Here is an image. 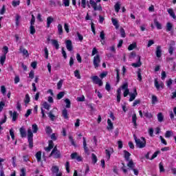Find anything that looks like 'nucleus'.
<instances>
[{"instance_id":"nucleus-1","label":"nucleus","mask_w":176,"mask_h":176,"mask_svg":"<svg viewBox=\"0 0 176 176\" xmlns=\"http://www.w3.org/2000/svg\"><path fill=\"white\" fill-rule=\"evenodd\" d=\"M38 125L36 124H33L31 128L28 129V141L29 142V148H32L34 146V133H38Z\"/></svg>"},{"instance_id":"nucleus-2","label":"nucleus","mask_w":176,"mask_h":176,"mask_svg":"<svg viewBox=\"0 0 176 176\" xmlns=\"http://www.w3.org/2000/svg\"><path fill=\"white\" fill-rule=\"evenodd\" d=\"M122 90H124V97H127L128 94H130V89H129V84L124 82L121 87L117 90V102H120V98L122 96Z\"/></svg>"},{"instance_id":"nucleus-3","label":"nucleus","mask_w":176,"mask_h":176,"mask_svg":"<svg viewBox=\"0 0 176 176\" xmlns=\"http://www.w3.org/2000/svg\"><path fill=\"white\" fill-rule=\"evenodd\" d=\"M135 141L138 148H145L146 141H145L144 138H141L140 139H137V138H135Z\"/></svg>"},{"instance_id":"nucleus-4","label":"nucleus","mask_w":176,"mask_h":176,"mask_svg":"<svg viewBox=\"0 0 176 176\" xmlns=\"http://www.w3.org/2000/svg\"><path fill=\"white\" fill-rule=\"evenodd\" d=\"M50 156L54 157V159H60L61 157V153L57 149V146L53 148Z\"/></svg>"},{"instance_id":"nucleus-5","label":"nucleus","mask_w":176,"mask_h":176,"mask_svg":"<svg viewBox=\"0 0 176 176\" xmlns=\"http://www.w3.org/2000/svg\"><path fill=\"white\" fill-rule=\"evenodd\" d=\"M154 86L157 90H162L164 88V83L162 81L157 80V78H155L154 80Z\"/></svg>"},{"instance_id":"nucleus-6","label":"nucleus","mask_w":176,"mask_h":176,"mask_svg":"<svg viewBox=\"0 0 176 176\" xmlns=\"http://www.w3.org/2000/svg\"><path fill=\"white\" fill-rule=\"evenodd\" d=\"M89 3L93 8L94 10H102V8L101 7V5H97V3L94 0H89Z\"/></svg>"},{"instance_id":"nucleus-7","label":"nucleus","mask_w":176,"mask_h":176,"mask_svg":"<svg viewBox=\"0 0 176 176\" xmlns=\"http://www.w3.org/2000/svg\"><path fill=\"white\" fill-rule=\"evenodd\" d=\"M100 63H101L100 55L97 54L94 57V67L96 69L100 67Z\"/></svg>"},{"instance_id":"nucleus-8","label":"nucleus","mask_w":176,"mask_h":176,"mask_svg":"<svg viewBox=\"0 0 176 176\" xmlns=\"http://www.w3.org/2000/svg\"><path fill=\"white\" fill-rule=\"evenodd\" d=\"M65 43L66 49H67L68 52H72V50H74V46L72 45V41L65 40Z\"/></svg>"},{"instance_id":"nucleus-9","label":"nucleus","mask_w":176,"mask_h":176,"mask_svg":"<svg viewBox=\"0 0 176 176\" xmlns=\"http://www.w3.org/2000/svg\"><path fill=\"white\" fill-rule=\"evenodd\" d=\"M91 80L95 83V85H98V86H102V81L97 76H94L91 77Z\"/></svg>"},{"instance_id":"nucleus-10","label":"nucleus","mask_w":176,"mask_h":176,"mask_svg":"<svg viewBox=\"0 0 176 176\" xmlns=\"http://www.w3.org/2000/svg\"><path fill=\"white\" fill-rule=\"evenodd\" d=\"M113 153V148L109 147L105 150L106 159L109 160L111 159V154Z\"/></svg>"},{"instance_id":"nucleus-11","label":"nucleus","mask_w":176,"mask_h":176,"mask_svg":"<svg viewBox=\"0 0 176 176\" xmlns=\"http://www.w3.org/2000/svg\"><path fill=\"white\" fill-rule=\"evenodd\" d=\"M133 93L132 94H129V101L130 102H131V101H134V100H135V97H137V96H138V93H137V89L134 88L133 89Z\"/></svg>"},{"instance_id":"nucleus-12","label":"nucleus","mask_w":176,"mask_h":176,"mask_svg":"<svg viewBox=\"0 0 176 176\" xmlns=\"http://www.w3.org/2000/svg\"><path fill=\"white\" fill-rule=\"evenodd\" d=\"M54 147V143H53L52 140H50L49 145L47 147L45 148V151H46V152H50V151H52V149H53Z\"/></svg>"},{"instance_id":"nucleus-13","label":"nucleus","mask_w":176,"mask_h":176,"mask_svg":"<svg viewBox=\"0 0 176 176\" xmlns=\"http://www.w3.org/2000/svg\"><path fill=\"white\" fill-rule=\"evenodd\" d=\"M9 113L10 115V116L12 117V122H16V120H17V117L19 116V114L17 113L16 111H10Z\"/></svg>"},{"instance_id":"nucleus-14","label":"nucleus","mask_w":176,"mask_h":176,"mask_svg":"<svg viewBox=\"0 0 176 176\" xmlns=\"http://www.w3.org/2000/svg\"><path fill=\"white\" fill-rule=\"evenodd\" d=\"M19 52L20 53H22L23 56H25V57H28V50H27L25 48H23V46H21L19 47Z\"/></svg>"},{"instance_id":"nucleus-15","label":"nucleus","mask_w":176,"mask_h":176,"mask_svg":"<svg viewBox=\"0 0 176 176\" xmlns=\"http://www.w3.org/2000/svg\"><path fill=\"white\" fill-rule=\"evenodd\" d=\"M19 133L22 138H25V137H27V133L25 132V128H24V126L20 128Z\"/></svg>"},{"instance_id":"nucleus-16","label":"nucleus","mask_w":176,"mask_h":176,"mask_svg":"<svg viewBox=\"0 0 176 176\" xmlns=\"http://www.w3.org/2000/svg\"><path fill=\"white\" fill-rule=\"evenodd\" d=\"M53 21H54V18H53L52 16H48L47 18V28H50V24H52Z\"/></svg>"},{"instance_id":"nucleus-17","label":"nucleus","mask_w":176,"mask_h":176,"mask_svg":"<svg viewBox=\"0 0 176 176\" xmlns=\"http://www.w3.org/2000/svg\"><path fill=\"white\" fill-rule=\"evenodd\" d=\"M35 157L38 162V163H40V162L42 161V152L38 151L36 153Z\"/></svg>"},{"instance_id":"nucleus-18","label":"nucleus","mask_w":176,"mask_h":176,"mask_svg":"<svg viewBox=\"0 0 176 176\" xmlns=\"http://www.w3.org/2000/svg\"><path fill=\"white\" fill-rule=\"evenodd\" d=\"M83 140V148L85 153H89V148H87V144L86 143V138H82Z\"/></svg>"},{"instance_id":"nucleus-19","label":"nucleus","mask_w":176,"mask_h":176,"mask_svg":"<svg viewBox=\"0 0 176 176\" xmlns=\"http://www.w3.org/2000/svg\"><path fill=\"white\" fill-rule=\"evenodd\" d=\"M52 45L54 46V47L58 50L60 47V45L58 44V41L56 39H52L51 40Z\"/></svg>"},{"instance_id":"nucleus-20","label":"nucleus","mask_w":176,"mask_h":176,"mask_svg":"<svg viewBox=\"0 0 176 176\" xmlns=\"http://www.w3.org/2000/svg\"><path fill=\"white\" fill-rule=\"evenodd\" d=\"M124 156L125 160H126V162H129L130 160V156H131V154L129 153V151L124 150Z\"/></svg>"},{"instance_id":"nucleus-21","label":"nucleus","mask_w":176,"mask_h":176,"mask_svg":"<svg viewBox=\"0 0 176 176\" xmlns=\"http://www.w3.org/2000/svg\"><path fill=\"white\" fill-rule=\"evenodd\" d=\"M168 13L170 14V17L173 18L175 20H176V16L175 13L174 12V10H173L172 8H169L168 10Z\"/></svg>"},{"instance_id":"nucleus-22","label":"nucleus","mask_w":176,"mask_h":176,"mask_svg":"<svg viewBox=\"0 0 176 176\" xmlns=\"http://www.w3.org/2000/svg\"><path fill=\"white\" fill-rule=\"evenodd\" d=\"M107 124L108 130H113V123H112V121H111L110 119L107 120Z\"/></svg>"},{"instance_id":"nucleus-23","label":"nucleus","mask_w":176,"mask_h":176,"mask_svg":"<svg viewBox=\"0 0 176 176\" xmlns=\"http://www.w3.org/2000/svg\"><path fill=\"white\" fill-rule=\"evenodd\" d=\"M127 166L129 167L131 170L135 168V165L134 164V162L133 160H129L127 163Z\"/></svg>"},{"instance_id":"nucleus-24","label":"nucleus","mask_w":176,"mask_h":176,"mask_svg":"<svg viewBox=\"0 0 176 176\" xmlns=\"http://www.w3.org/2000/svg\"><path fill=\"white\" fill-rule=\"evenodd\" d=\"M132 123H133V126L137 127V114L134 113L132 116Z\"/></svg>"},{"instance_id":"nucleus-25","label":"nucleus","mask_w":176,"mask_h":176,"mask_svg":"<svg viewBox=\"0 0 176 176\" xmlns=\"http://www.w3.org/2000/svg\"><path fill=\"white\" fill-rule=\"evenodd\" d=\"M156 56L158 58L162 57V48L160 46L157 47Z\"/></svg>"},{"instance_id":"nucleus-26","label":"nucleus","mask_w":176,"mask_h":176,"mask_svg":"<svg viewBox=\"0 0 176 176\" xmlns=\"http://www.w3.org/2000/svg\"><path fill=\"white\" fill-rule=\"evenodd\" d=\"M114 9L116 13H119V10H120V2L118 1L115 6H114Z\"/></svg>"},{"instance_id":"nucleus-27","label":"nucleus","mask_w":176,"mask_h":176,"mask_svg":"<svg viewBox=\"0 0 176 176\" xmlns=\"http://www.w3.org/2000/svg\"><path fill=\"white\" fill-rule=\"evenodd\" d=\"M51 170H52L53 174H57L58 173V171H60V168L57 166H53L52 167Z\"/></svg>"},{"instance_id":"nucleus-28","label":"nucleus","mask_w":176,"mask_h":176,"mask_svg":"<svg viewBox=\"0 0 176 176\" xmlns=\"http://www.w3.org/2000/svg\"><path fill=\"white\" fill-rule=\"evenodd\" d=\"M111 21L113 25H115L116 28H119V21L116 19H111Z\"/></svg>"},{"instance_id":"nucleus-29","label":"nucleus","mask_w":176,"mask_h":176,"mask_svg":"<svg viewBox=\"0 0 176 176\" xmlns=\"http://www.w3.org/2000/svg\"><path fill=\"white\" fill-rule=\"evenodd\" d=\"M5 61H6V55L3 54L0 56V64L3 65V64H5Z\"/></svg>"},{"instance_id":"nucleus-30","label":"nucleus","mask_w":176,"mask_h":176,"mask_svg":"<svg viewBox=\"0 0 176 176\" xmlns=\"http://www.w3.org/2000/svg\"><path fill=\"white\" fill-rule=\"evenodd\" d=\"M140 65H142L141 63V57L139 56V60L136 63H132V67H134V68H138Z\"/></svg>"},{"instance_id":"nucleus-31","label":"nucleus","mask_w":176,"mask_h":176,"mask_svg":"<svg viewBox=\"0 0 176 176\" xmlns=\"http://www.w3.org/2000/svg\"><path fill=\"white\" fill-rule=\"evenodd\" d=\"M157 117L158 122H163V120L164 119V116H163V113H159L157 114Z\"/></svg>"},{"instance_id":"nucleus-32","label":"nucleus","mask_w":176,"mask_h":176,"mask_svg":"<svg viewBox=\"0 0 176 176\" xmlns=\"http://www.w3.org/2000/svg\"><path fill=\"white\" fill-rule=\"evenodd\" d=\"M135 47H137V43H133L128 47V50L129 51L134 50Z\"/></svg>"},{"instance_id":"nucleus-33","label":"nucleus","mask_w":176,"mask_h":176,"mask_svg":"<svg viewBox=\"0 0 176 176\" xmlns=\"http://www.w3.org/2000/svg\"><path fill=\"white\" fill-rule=\"evenodd\" d=\"M154 23L157 30H162V24L157 21V19L154 20Z\"/></svg>"},{"instance_id":"nucleus-34","label":"nucleus","mask_w":176,"mask_h":176,"mask_svg":"<svg viewBox=\"0 0 176 176\" xmlns=\"http://www.w3.org/2000/svg\"><path fill=\"white\" fill-rule=\"evenodd\" d=\"M62 115L65 119H68V111L67 109L63 110Z\"/></svg>"},{"instance_id":"nucleus-35","label":"nucleus","mask_w":176,"mask_h":176,"mask_svg":"<svg viewBox=\"0 0 176 176\" xmlns=\"http://www.w3.org/2000/svg\"><path fill=\"white\" fill-rule=\"evenodd\" d=\"M173 29V23L168 22L166 23V31L168 32Z\"/></svg>"},{"instance_id":"nucleus-36","label":"nucleus","mask_w":176,"mask_h":176,"mask_svg":"<svg viewBox=\"0 0 176 176\" xmlns=\"http://www.w3.org/2000/svg\"><path fill=\"white\" fill-rule=\"evenodd\" d=\"M144 115L145 117H146L148 119H152L153 118V115H152L151 113H149L148 111L144 112Z\"/></svg>"},{"instance_id":"nucleus-37","label":"nucleus","mask_w":176,"mask_h":176,"mask_svg":"<svg viewBox=\"0 0 176 176\" xmlns=\"http://www.w3.org/2000/svg\"><path fill=\"white\" fill-rule=\"evenodd\" d=\"M47 115H48V117L50 118V119L51 120L53 121V120H54L56 119V116L54 115L53 112L50 111V112L47 113Z\"/></svg>"},{"instance_id":"nucleus-38","label":"nucleus","mask_w":176,"mask_h":176,"mask_svg":"<svg viewBox=\"0 0 176 176\" xmlns=\"http://www.w3.org/2000/svg\"><path fill=\"white\" fill-rule=\"evenodd\" d=\"M43 107L45 108V109H47V111H49L50 109V104L47 103V102H43Z\"/></svg>"},{"instance_id":"nucleus-39","label":"nucleus","mask_w":176,"mask_h":176,"mask_svg":"<svg viewBox=\"0 0 176 176\" xmlns=\"http://www.w3.org/2000/svg\"><path fill=\"white\" fill-rule=\"evenodd\" d=\"M65 102L66 104V108H71V100H69V99H65Z\"/></svg>"},{"instance_id":"nucleus-40","label":"nucleus","mask_w":176,"mask_h":176,"mask_svg":"<svg viewBox=\"0 0 176 176\" xmlns=\"http://www.w3.org/2000/svg\"><path fill=\"white\" fill-rule=\"evenodd\" d=\"M58 32L59 35H63V25L61 24L58 25Z\"/></svg>"},{"instance_id":"nucleus-41","label":"nucleus","mask_w":176,"mask_h":176,"mask_svg":"<svg viewBox=\"0 0 176 176\" xmlns=\"http://www.w3.org/2000/svg\"><path fill=\"white\" fill-rule=\"evenodd\" d=\"M12 5L14 8H16V6H19V5H20V1L19 0H14L12 3Z\"/></svg>"},{"instance_id":"nucleus-42","label":"nucleus","mask_w":176,"mask_h":176,"mask_svg":"<svg viewBox=\"0 0 176 176\" xmlns=\"http://www.w3.org/2000/svg\"><path fill=\"white\" fill-rule=\"evenodd\" d=\"M30 31L32 35H34V34H35L36 30H35V26H34V25H30Z\"/></svg>"},{"instance_id":"nucleus-43","label":"nucleus","mask_w":176,"mask_h":176,"mask_svg":"<svg viewBox=\"0 0 176 176\" xmlns=\"http://www.w3.org/2000/svg\"><path fill=\"white\" fill-rule=\"evenodd\" d=\"M173 135V131H167L165 133L166 138H170Z\"/></svg>"},{"instance_id":"nucleus-44","label":"nucleus","mask_w":176,"mask_h":176,"mask_svg":"<svg viewBox=\"0 0 176 176\" xmlns=\"http://www.w3.org/2000/svg\"><path fill=\"white\" fill-rule=\"evenodd\" d=\"M20 19H21V16L20 15L16 14V25H20Z\"/></svg>"},{"instance_id":"nucleus-45","label":"nucleus","mask_w":176,"mask_h":176,"mask_svg":"<svg viewBox=\"0 0 176 176\" xmlns=\"http://www.w3.org/2000/svg\"><path fill=\"white\" fill-rule=\"evenodd\" d=\"M69 140L72 145H73V146H76V144H75V141H74V137H72V135H69Z\"/></svg>"},{"instance_id":"nucleus-46","label":"nucleus","mask_w":176,"mask_h":176,"mask_svg":"<svg viewBox=\"0 0 176 176\" xmlns=\"http://www.w3.org/2000/svg\"><path fill=\"white\" fill-rule=\"evenodd\" d=\"M157 102V97L155 95L152 96V104L155 105Z\"/></svg>"},{"instance_id":"nucleus-47","label":"nucleus","mask_w":176,"mask_h":176,"mask_svg":"<svg viewBox=\"0 0 176 176\" xmlns=\"http://www.w3.org/2000/svg\"><path fill=\"white\" fill-rule=\"evenodd\" d=\"M3 54L6 56V54H8V53L9 52V47H8V46H4L3 47Z\"/></svg>"},{"instance_id":"nucleus-48","label":"nucleus","mask_w":176,"mask_h":176,"mask_svg":"<svg viewBox=\"0 0 176 176\" xmlns=\"http://www.w3.org/2000/svg\"><path fill=\"white\" fill-rule=\"evenodd\" d=\"M45 57L46 59L49 58V50L47 47L44 48Z\"/></svg>"},{"instance_id":"nucleus-49","label":"nucleus","mask_w":176,"mask_h":176,"mask_svg":"<svg viewBox=\"0 0 176 176\" xmlns=\"http://www.w3.org/2000/svg\"><path fill=\"white\" fill-rule=\"evenodd\" d=\"M120 32L122 38H126V32H124V29L121 28L120 30Z\"/></svg>"},{"instance_id":"nucleus-50","label":"nucleus","mask_w":176,"mask_h":176,"mask_svg":"<svg viewBox=\"0 0 176 176\" xmlns=\"http://www.w3.org/2000/svg\"><path fill=\"white\" fill-rule=\"evenodd\" d=\"M63 82L64 81L63 80H60L58 81V82L57 83V87H58V90H60V89H61V87H63Z\"/></svg>"},{"instance_id":"nucleus-51","label":"nucleus","mask_w":176,"mask_h":176,"mask_svg":"<svg viewBox=\"0 0 176 176\" xmlns=\"http://www.w3.org/2000/svg\"><path fill=\"white\" fill-rule=\"evenodd\" d=\"M74 76L77 79H80V74L79 73V70H76L74 72Z\"/></svg>"},{"instance_id":"nucleus-52","label":"nucleus","mask_w":176,"mask_h":176,"mask_svg":"<svg viewBox=\"0 0 176 176\" xmlns=\"http://www.w3.org/2000/svg\"><path fill=\"white\" fill-rule=\"evenodd\" d=\"M26 170H25V168H22L21 169V174H20V176H25V173H26Z\"/></svg>"},{"instance_id":"nucleus-53","label":"nucleus","mask_w":176,"mask_h":176,"mask_svg":"<svg viewBox=\"0 0 176 176\" xmlns=\"http://www.w3.org/2000/svg\"><path fill=\"white\" fill-rule=\"evenodd\" d=\"M64 92H60L59 94H58L57 95V99L58 100H61V98H63V97H64Z\"/></svg>"},{"instance_id":"nucleus-54","label":"nucleus","mask_w":176,"mask_h":176,"mask_svg":"<svg viewBox=\"0 0 176 176\" xmlns=\"http://www.w3.org/2000/svg\"><path fill=\"white\" fill-rule=\"evenodd\" d=\"M35 24V16L34 14H32V19L30 21V25H34Z\"/></svg>"},{"instance_id":"nucleus-55","label":"nucleus","mask_w":176,"mask_h":176,"mask_svg":"<svg viewBox=\"0 0 176 176\" xmlns=\"http://www.w3.org/2000/svg\"><path fill=\"white\" fill-rule=\"evenodd\" d=\"M45 131L47 134H52V128H50V126H46Z\"/></svg>"},{"instance_id":"nucleus-56","label":"nucleus","mask_w":176,"mask_h":176,"mask_svg":"<svg viewBox=\"0 0 176 176\" xmlns=\"http://www.w3.org/2000/svg\"><path fill=\"white\" fill-rule=\"evenodd\" d=\"M158 153H160V151H156L155 153H154L151 158V160H153V159L157 157Z\"/></svg>"},{"instance_id":"nucleus-57","label":"nucleus","mask_w":176,"mask_h":176,"mask_svg":"<svg viewBox=\"0 0 176 176\" xmlns=\"http://www.w3.org/2000/svg\"><path fill=\"white\" fill-rule=\"evenodd\" d=\"M159 167L160 173H164V166H163V164L160 163Z\"/></svg>"},{"instance_id":"nucleus-58","label":"nucleus","mask_w":176,"mask_h":176,"mask_svg":"<svg viewBox=\"0 0 176 176\" xmlns=\"http://www.w3.org/2000/svg\"><path fill=\"white\" fill-rule=\"evenodd\" d=\"M98 54V50H97V48L94 47V49L92 50V53H91V56H96V54Z\"/></svg>"},{"instance_id":"nucleus-59","label":"nucleus","mask_w":176,"mask_h":176,"mask_svg":"<svg viewBox=\"0 0 176 176\" xmlns=\"http://www.w3.org/2000/svg\"><path fill=\"white\" fill-rule=\"evenodd\" d=\"M30 102V95L26 94L25 98V104H28Z\"/></svg>"},{"instance_id":"nucleus-60","label":"nucleus","mask_w":176,"mask_h":176,"mask_svg":"<svg viewBox=\"0 0 176 176\" xmlns=\"http://www.w3.org/2000/svg\"><path fill=\"white\" fill-rule=\"evenodd\" d=\"M92 161L94 164L97 163V156L95 155L94 153H92Z\"/></svg>"},{"instance_id":"nucleus-61","label":"nucleus","mask_w":176,"mask_h":176,"mask_svg":"<svg viewBox=\"0 0 176 176\" xmlns=\"http://www.w3.org/2000/svg\"><path fill=\"white\" fill-rule=\"evenodd\" d=\"M63 3L65 6H69V0H63Z\"/></svg>"},{"instance_id":"nucleus-62","label":"nucleus","mask_w":176,"mask_h":176,"mask_svg":"<svg viewBox=\"0 0 176 176\" xmlns=\"http://www.w3.org/2000/svg\"><path fill=\"white\" fill-rule=\"evenodd\" d=\"M65 168L67 173H69V162H67L65 164Z\"/></svg>"},{"instance_id":"nucleus-63","label":"nucleus","mask_w":176,"mask_h":176,"mask_svg":"<svg viewBox=\"0 0 176 176\" xmlns=\"http://www.w3.org/2000/svg\"><path fill=\"white\" fill-rule=\"evenodd\" d=\"M81 6L83 9L86 8V0H81Z\"/></svg>"},{"instance_id":"nucleus-64","label":"nucleus","mask_w":176,"mask_h":176,"mask_svg":"<svg viewBox=\"0 0 176 176\" xmlns=\"http://www.w3.org/2000/svg\"><path fill=\"white\" fill-rule=\"evenodd\" d=\"M77 156H78V153H73L71 154V158L73 160L76 159Z\"/></svg>"}]
</instances>
